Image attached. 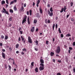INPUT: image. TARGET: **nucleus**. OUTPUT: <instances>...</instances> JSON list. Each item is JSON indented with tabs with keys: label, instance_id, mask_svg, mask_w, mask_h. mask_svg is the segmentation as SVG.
Segmentation results:
<instances>
[{
	"label": "nucleus",
	"instance_id": "nucleus-26",
	"mask_svg": "<svg viewBox=\"0 0 75 75\" xmlns=\"http://www.w3.org/2000/svg\"><path fill=\"white\" fill-rule=\"evenodd\" d=\"M27 16L25 15L24 16V18L23 19L24 20H26V19H27Z\"/></svg>",
	"mask_w": 75,
	"mask_h": 75
},
{
	"label": "nucleus",
	"instance_id": "nucleus-50",
	"mask_svg": "<svg viewBox=\"0 0 75 75\" xmlns=\"http://www.w3.org/2000/svg\"><path fill=\"white\" fill-rule=\"evenodd\" d=\"M73 46H75V42H74L72 44Z\"/></svg>",
	"mask_w": 75,
	"mask_h": 75
},
{
	"label": "nucleus",
	"instance_id": "nucleus-12",
	"mask_svg": "<svg viewBox=\"0 0 75 75\" xmlns=\"http://www.w3.org/2000/svg\"><path fill=\"white\" fill-rule=\"evenodd\" d=\"M49 15L50 17H52V16H53V12H50V13L49 14Z\"/></svg>",
	"mask_w": 75,
	"mask_h": 75
},
{
	"label": "nucleus",
	"instance_id": "nucleus-17",
	"mask_svg": "<svg viewBox=\"0 0 75 75\" xmlns=\"http://www.w3.org/2000/svg\"><path fill=\"white\" fill-rule=\"evenodd\" d=\"M29 13H30V15L31 16L32 15V10H29Z\"/></svg>",
	"mask_w": 75,
	"mask_h": 75
},
{
	"label": "nucleus",
	"instance_id": "nucleus-32",
	"mask_svg": "<svg viewBox=\"0 0 75 75\" xmlns=\"http://www.w3.org/2000/svg\"><path fill=\"white\" fill-rule=\"evenodd\" d=\"M19 11L20 12V13H21L23 11V9H22V7H21V9H19Z\"/></svg>",
	"mask_w": 75,
	"mask_h": 75
},
{
	"label": "nucleus",
	"instance_id": "nucleus-31",
	"mask_svg": "<svg viewBox=\"0 0 75 75\" xmlns=\"http://www.w3.org/2000/svg\"><path fill=\"white\" fill-rule=\"evenodd\" d=\"M34 62H32L31 65H32V67H34Z\"/></svg>",
	"mask_w": 75,
	"mask_h": 75
},
{
	"label": "nucleus",
	"instance_id": "nucleus-49",
	"mask_svg": "<svg viewBox=\"0 0 75 75\" xmlns=\"http://www.w3.org/2000/svg\"><path fill=\"white\" fill-rule=\"evenodd\" d=\"M17 0H13V2L14 3H16V2H17Z\"/></svg>",
	"mask_w": 75,
	"mask_h": 75
},
{
	"label": "nucleus",
	"instance_id": "nucleus-59",
	"mask_svg": "<svg viewBox=\"0 0 75 75\" xmlns=\"http://www.w3.org/2000/svg\"><path fill=\"white\" fill-rule=\"evenodd\" d=\"M24 6H22V11H24Z\"/></svg>",
	"mask_w": 75,
	"mask_h": 75
},
{
	"label": "nucleus",
	"instance_id": "nucleus-30",
	"mask_svg": "<svg viewBox=\"0 0 75 75\" xmlns=\"http://www.w3.org/2000/svg\"><path fill=\"white\" fill-rule=\"evenodd\" d=\"M71 36V34H70L69 33H68V34H67L66 35V36L67 37H70Z\"/></svg>",
	"mask_w": 75,
	"mask_h": 75
},
{
	"label": "nucleus",
	"instance_id": "nucleus-33",
	"mask_svg": "<svg viewBox=\"0 0 75 75\" xmlns=\"http://www.w3.org/2000/svg\"><path fill=\"white\" fill-rule=\"evenodd\" d=\"M50 11L51 12H53V10H52V8L51 7L50 8Z\"/></svg>",
	"mask_w": 75,
	"mask_h": 75
},
{
	"label": "nucleus",
	"instance_id": "nucleus-8",
	"mask_svg": "<svg viewBox=\"0 0 75 75\" xmlns=\"http://www.w3.org/2000/svg\"><path fill=\"white\" fill-rule=\"evenodd\" d=\"M40 62L41 64H44V59H41L40 60Z\"/></svg>",
	"mask_w": 75,
	"mask_h": 75
},
{
	"label": "nucleus",
	"instance_id": "nucleus-15",
	"mask_svg": "<svg viewBox=\"0 0 75 75\" xmlns=\"http://www.w3.org/2000/svg\"><path fill=\"white\" fill-rule=\"evenodd\" d=\"M19 47V44H17L16 45V48H18Z\"/></svg>",
	"mask_w": 75,
	"mask_h": 75
},
{
	"label": "nucleus",
	"instance_id": "nucleus-13",
	"mask_svg": "<svg viewBox=\"0 0 75 75\" xmlns=\"http://www.w3.org/2000/svg\"><path fill=\"white\" fill-rule=\"evenodd\" d=\"M38 68L36 67L35 69V71L36 72H38Z\"/></svg>",
	"mask_w": 75,
	"mask_h": 75
},
{
	"label": "nucleus",
	"instance_id": "nucleus-61",
	"mask_svg": "<svg viewBox=\"0 0 75 75\" xmlns=\"http://www.w3.org/2000/svg\"><path fill=\"white\" fill-rule=\"evenodd\" d=\"M47 7H50V4H48L47 5Z\"/></svg>",
	"mask_w": 75,
	"mask_h": 75
},
{
	"label": "nucleus",
	"instance_id": "nucleus-1",
	"mask_svg": "<svg viewBox=\"0 0 75 75\" xmlns=\"http://www.w3.org/2000/svg\"><path fill=\"white\" fill-rule=\"evenodd\" d=\"M40 66L39 68L40 71H41L44 70V64L42 63H40Z\"/></svg>",
	"mask_w": 75,
	"mask_h": 75
},
{
	"label": "nucleus",
	"instance_id": "nucleus-35",
	"mask_svg": "<svg viewBox=\"0 0 75 75\" xmlns=\"http://www.w3.org/2000/svg\"><path fill=\"white\" fill-rule=\"evenodd\" d=\"M8 27H11V25H12L10 23H8Z\"/></svg>",
	"mask_w": 75,
	"mask_h": 75
},
{
	"label": "nucleus",
	"instance_id": "nucleus-25",
	"mask_svg": "<svg viewBox=\"0 0 75 75\" xmlns=\"http://www.w3.org/2000/svg\"><path fill=\"white\" fill-rule=\"evenodd\" d=\"M54 28H55V23L53 24L52 28H53V31H54Z\"/></svg>",
	"mask_w": 75,
	"mask_h": 75
},
{
	"label": "nucleus",
	"instance_id": "nucleus-22",
	"mask_svg": "<svg viewBox=\"0 0 75 75\" xmlns=\"http://www.w3.org/2000/svg\"><path fill=\"white\" fill-rule=\"evenodd\" d=\"M64 11V8H62L61 9V10L60 11V13H62Z\"/></svg>",
	"mask_w": 75,
	"mask_h": 75
},
{
	"label": "nucleus",
	"instance_id": "nucleus-20",
	"mask_svg": "<svg viewBox=\"0 0 75 75\" xmlns=\"http://www.w3.org/2000/svg\"><path fill=\"white\" fill-rule=\"evenodd\" d=\"M8 37L7 35H5V40H7L8 39Z\"/></svg>",
	"mask_w": 75,
	"mask_h": 75
},
{
	"label": "nucleus",
	"instance_id": "nucleus-27",
	"mask_svg": "<svg viewBox=\"0 0 75 75\" xmlns=\"http://www.w3.org/2000/svg\"><path fill=\"white\" fill-rule=\"evenodd\" d=\"M21 38L22 40V41H24V38H23L22 36H21Z\"/></svg>",
	"mask_w": 75,
	"mask_h": 75
},
{
	"label": "nucleus",
	"instance_id": "nucleus-63",
	"mask_svg": "<svg viewBox=\"0 0 75 75\" xmlns=\"http://www.w3.org/2000/svg\"><path fill=\"white\" fill-rule=\"evenodd\" d=\"M33 6H35V2H33Z\"/></svg>",
	"mask_w": 75,
	"mask_h": 75
},
{
	"label": "nucleus",
	"instance_id": "nucleus-55",
	"mask_svg": "<svg viewBox=\"0 0 75 75\" xmlns=\"http://www.w3.org/2000/svg\"><path fill=\"white\" fill-rule=\"evenodd\" d=\"M58 62H59V63H61V60H58Z\"/></svg>",
	"mask_w": 75,
	"mask_h": 75
},
{
	"label": "nucleus",
	"instance_id": "nucleus-41",
	"mask_svg": "<svg viewBox=\"0 0 75 75\" xmlns=\"http://www.w3.org/2000/svg\"><path fill=\"white\" fill-rule=\"evenodd\" d=\"M55 27L56 29H57V28H58V25L57 24L55 25Z\"/></svg>",
	"mask_w": 75,
	"mask_h": 75
},
{
	"label": "nucleus",
	"instance_id": "nucleus-52",
	"mask_svg": "<svg viewBox=\"0 0 75 75\" xmlns=\"http://www.w3.org/2000/svg\"><path fill=\"white\" fill-rule=\"evenodd\" d=\"M71 21H75V19L73 18H72L71 20Z\"/></svg>",
	"mask_w": 75,
	"mask_h": 75
},
{
	"label": "nucleus",
	"instance_id": "nucleus-60",
	"mask_svg": "<svg viewBox=\"0 0 75 75\" xmlns=\"http://www.w3.org/2000/svg\"><path fill=\"white\" fill-rule=\"evenodd\" d=\"M71 7H72L73 6V2H71Z\"/></svg>",
	"mask_w": 75,
	"mask_h": 75
},
{
	"label": "nucleus",
	"instance_id": "nucleus-48",
	"mask_svg": "<svg viewBox=\"0 0 75 75\" xmlns=\"http://www.w3.org/2000/svg\"><path fill=\"white\" fill-rule=\"evenodd\" d=\"M26 14L28 16V15H29V11H27L26 12Z\"/></svg>",
	"mask_w": 75,
	"mask_h": 75
},
{
	"label": "nucleus",
	"instance_id": "nucleus-58",
	"mask_svg": "<svg viewBox=\"0 0 75 75\" xmlns=\"http://www.w3.org/2000/svg\"><path fill=\"white\" fill-rule=\"evenodd\" d=\"M20 33L21 34H23V31H20Z\"/></svg>",
	"mask_w": 75,
	"mask_h": 75
},
{
	"label": "nucleus",
	"instance_id": "nucleus-57",
	"mask_svg": "<svg viewBox=\"0 0 75 75\" xmlns=\"http://www.w3.org/2000/svg\"><path fill=\"white\" fill-rule=\"evenodd\" d=\"M47 23H50V21L49 19H48V20L47 21Z\"/></svg>",
	"mask_w": 75,
	"mask_h": 75
},
{
	"label": "nucleus",
	"instance_id": "nucleus-21",
	"mask_svg": "<svg viewBox=\"0 0 75 75\" xmlns=\"http://www.w3.org/2000/svg\"><path fill=\"white\" fill-rule=\"evenodd\" d=\"M35 43L36 44V45H38V40L35 41Z\"/></svg>",
	"mask_w": 75,
	"mask_h": 75
},
{
	"label": "nucleus",
	"instance_id": "nucleus-47",
	"mask_svg": "<svg viewBox=\"0 0 75 75\" xmlns=\"http://www.w3.org/2000/svg\"><path fill=\"white\" fill-rule=\"evenodd\" d=\"M9 50H10V51H12V48H11V47H9Z\"/></svg>",
	"mask_w": 75,
	"mask_h": 75
},
{
	"label": "nucleus",
	"instance_id": "nucleus-40",
	"mask_svg": "<svg viewBox=\"0 0 75 75\" xmlns=\"http://www.w3.org/2000/svg\"><path fill=\"white\" fill-rule=\"evenodd\" d=\"M22 30V28L21 27H19V28L18 29V31H20V30Z\"/></svg>",
	"mask_w": 75,
	"mask_h": 75
},
{
	"label": "nucleus",
	"instance_id": "nucleus-23",
	"mask_svg": "<svg viewBox=\"0 0 75 75\" xmlns=\"http://www.w3.org/2000/svg\"><path fill=\"white\" fill-rule=\"evenodd\" d=\"M34 48L35 50V51H38V49L37 48V46L34 47Z\"/></svg>",
	"mask_w": 75,
	"mask_h": 75
},
{
	"label": "nucleus",
	"instance_id": "nucleus-36",
	"mask_svg": "<svg viewBox=\"0 0 75 75\" xmlns=\"http://www.w3.org/2000/svg\"><path fill=\"white\" fill-rule=\"evenodd\" d=\"M59 32L60 34H61V29H60V28H59Z\"/></svg>",
	"mask_w": 75,
	"mask_h": 75
},
{
	"label": "nucleus",
	"instance_id": "nucleus-3",
	"mask_svg": "<svg viewBox=\"0 0 75 75\" xmlns=\"http://www.w3.org/2000/svg\"><path fill=\"white\" fill-rule=\"evenodd\" d=\"M60 51H61V49H60V47L59 46H58L57 47V49L56 52L57 54H59Z\"/></svg>",
	"mask_w": 75,
	"mask_h": 75
},
{
	"label": "nucleus",
	"instance_id": "nucleus-62",
	"mask_svg": "<svg viewBox=\"0 0 75 75\" xmlns=\"http://www.w3.org/2000/svg\"><path fill=\"white\" fill-rule=\"evenodd\" d=\"M57 75H61L60 73H57Z\"/></svg>",
	"mask_w": 75,
	"mask_h": 75
},
{
	"label": "nucleus",
	"instance_id": "nucleus-10",
	"mask_svg": "<svg viewBox=\"0 0 75 75\" xmlns=\"http://www.w3.org/2000/svg\"><path fill=\"white\" fill-rule=\"evenodd\" d=\"M27 22L28 24H30V20H29V17H28V19H27Z\"/></svg>",
	"mask_w": 75,
	"mask_h": 75
},
{
	"label": "nucleus",
	"instance_id": "nucleus-4",
	"mask_svg": "<svg viewBox=\"0 0 75 75\" xmlns=\"http://www.w3.org/2000/svg\"><path fill=\"white\" fill-rule=\"evenodd\" d=\"M28 41L30 43V44H31L33 43V41H32V39L31 37L30 36L28 37Z\"/></svg>",
	"mask_w": 75,
	"mask_h": 75
},
{
	"label": "nucleus",
	"instance_id": "nucleus-44",
	"mask_svg": "<svg viewBox=\"0 0 75 75\" xmlns=\"http://www.w3.org/2000/svg\"><path fill=\"white\" fill-rule=\"evenodd\" d=\"M18 41H21V38L20 37H19L18 38Z\"/></svg>",
	"mask_w": 75,
	"mask_h": 75
},
{
	"label": "nucleus",
	"instance_id": "nucleus-37",
	"mask_svg": "<svg viewBox=\"0 0 75 75\" xmlns=\"http://www.w3.org/2000/svg\"><path fill=\"white\" fill-rule=\"evenodd\" d=\"M14 3V2L13 1H12L10 3V5H11V4H12Z\"/></svg>",
	"mask_w": 75,
	"mask_h": 75
},
{
	"label": "nucleus",
	"instance_id": "nucleus-53",
	"mask_svg": "<svg viewBox=\"0 0 75 75\" xmlns=\"http://www.w3.org/2000/svg\"><path fill=\"white\" fill-rule=\"evenodd\" d=\"M68 58H66V59H65V61H66V62H68Z\"/></svg>",
	"mask_w": 75,
	"mask_h": 75
},
{
	"label": "nucleus",
	"instance_id": "nucleus-6",
	"mask_svg": "<svg viewBox=\"0 0 75 75\" xmlns=\"http://www.w3.org/2000/svg\"><path fill=\"white\" fill-rule=\"evenodd\" d=\"M2 57L4 59H5L6 57V54L3 53V52H2Z\"/></svg>",
	"mask_w": 75,
	"mask_h": 75
},
{
	"label": "nucleus",
	"instance_id": "nucleus-11",
	"mask_svg": "<svg viewBox=\"0 0 75 75\" xmlns=\"http://www.w3.org/2000/svg\"><path fill=\"white\" fill-rule=\"evenodd\" d=\"M26 21V20L24 19H23V20L22 21V24H23L24 23H25V22Z\"/></svg>",
	"mask_w": 75,
	"mask_h": 75
},
{
	"label": "nucleus",
	"instance_id": "nucleus-34",
	"mask_svg": "<svg viewBox=\"0 0 75 75\" xmlns=\"http://www.w3.org/2000/svg\"><path fill=\"white\" fill-rule=\"evenodd\" d=\"M46 43L47 45H48L49 44V41H48V40H47L46 42Z\"/></svg>",
	"mask_w": 75,
	"mask_h": 75
},
{
	"label": "nucleus",
	"instance_id": "nucleus-9",
	"mask_svg": "<svg viewBox=\"0 0 75 75\" xmlns=\"http://www.w3.org/2000/svg\"><path fill=\"white\" fill-rule=\"evenodd\" d=\"M67 7L66 6H64V8H63L64 11V12H66V10H67Z\"/></svg>",
	"mask_w": 75,
	"mask_h": 75
},
{
	"label": "nucleus",
	"instance_id": "nucleus-45",
	"mask_svg": "<svg viewBox=\"0 0 75 75\" xmlns=\"http://www.w3.org/2000/svg\"><path fill=\"white\" fill-rule=\"evenodd\" d=\"M47 21H48V20H47V19H46L45 20V23H47Z\"/></svg>",
	"mask_w": 75,
	"mask_h": 75
},
{
	"label": "nucleus",
	"instance_id": "nucleus-7",
	"mask_svg": "<svg viewBox=\"0 0 75 75\" xmlns=\"http://www.w3.org/2000/svg\"><path fill=\"white\" fill-rule=\"evenodd\" d=\"M39 11H40V13L41 14H42V8H41V6L40 7Z\"/></svg>",
	"mask_w": 75,
	"mask_h": 75
},
{
	"label": "nucleus",
	"instance_id": "nucleus-14",
	"mask_svg": "<svg viewBox=\"0 0 75 75\" xmlns=\"http://www.w3.org/2000/svg\"><path fill=\"white\" fill-rule=\"evenodd\" d=\"M54 55V52H50V56H51V57H52V56H53Z\"/></svg>",
	"mask_w": 75,
	"mask_h": 75
},
{
	"label": "nucleus",
	"instance_id": "nucleus-42",
	"mask_svg": "<svg viewBox=\"0 0 75 75\" xmlns=\"http://www.w3.org/2000/svg\"><path fill=\"white\" fill-rule=\"evenodd\" d=\"M40 0H38L37 2V4H40Z\"/></svg>",
	"mask_w": 75,
	"mask_h": 75
},
{
	"label": "nucleus",
	"instance_id": "nucleus-2",
	"mask_svg": "<svg viewBox=\"0 0 75 75\" xmlns=\"http://www.w3.org/2000/svg\"><path fill=\"white\" fill-rule=\"evenodd\" d=\"M3 10L1 11V12H3L4 13H5L7 15H9V13H8V12L7 11H6V9L4 8H3Z\"/></svg>",
	"mask_w": 75,
	"mask_h": 75
},
{
	"label": "nucleus",
	"instance_id": "nucleus-54",
	"mask_svg": "<svg viewBox=\"0 0 75 75\" xmlns=\"http://www.w3.org/2000/svg\"><path fill=\"white\" fill-rule=\"evenodd\" d=\"M72 49H73L72 48V47H69V50H72Z\"/></svg>",
	"mask_w": 75,
	"mask_h": 75
},
{
	"label": "nucleus",
	"instance_id": "nucleus-5",
	"mask_svg": "<svg viewBox=\"0 0 75 75\" xmlns=\"http://www.w3.org/2000/svg\"><path fill=\"white\" fill-rule=\"evenodd\" d=\"M35 30V28L34 27H32L31 29V31L32 33H33L34 31V30Z\"/></svg>",
	"mask_w": 75,
	"mask_h": 75
},
{
	"label": "nucleus",
	"instance_id": "nucleus-51",
	"mask_svg": "<svg viewBox=\"0 0 75 75\" xmlns=\"http://www.w3.org/2000/svg\"><path fill=\"white\" fill-rule=\"evenodd\" d=\"M21 54L22 55H24V52H23V51L22 52H21Z\"/></svg>",
	"mask_w": 75,
	"mask_h": 75
},
{
	"label": "nucleus",
	"instance_id": "nucleus-43",
	"mask_svg": "<svg viewBox=\"0 0 75 75\" xmlns=\"http://www.w3.org/2000/svg\"><path fill=\"white\" fill-rule=\"evenodd\" d=\"M50 11L49 9L48 10V11H47L48 14H49L50 13Z\"/></svg>",
	"mask_w": 75,
	"mask_h": 75
},
{
	"label": "nucleus",
	"instance_id": "nucleus-56",
	"mask_svg": "<svg viewBox=\"0 0 75 75\" xmlns=\"http://www.w3.org/2000/svg\"><path fill=\"white\" fill-rule=\"evenodd\" d=\"M6 2L7 4H9L8 2V0H6Z\"/></svg>",
	"mask_w": 75,
	"mask_h": 75
},
{
	"label": "nucleus",
	"instance_id": "nucleus-18",
	"mask_svg": "<svg viewBox=\"0 0 75 75\" xmlns=\"http://www.w3.org/2000/svg\"><path fill=\"white\" fill-rule=\"evenodd\" d=\"M13 9L14 11H16L17 10V7H16V6H14Z\"/></svg>",
	"mask_w": 75,
	"mask_h": 75
},
{
	"label": "nucleus",
	"instance_id": "nucleus-16",
	"mask_svg": "<svg viewBox=\"0 0 75 75\" xmlns=\"http://www.w3.org/2000/svg\"><path fill=\"white\" fill-rule=\"evenodd\" d=\"M37 23V21L36 19H34V20L33 23L34 24H36Z\"/></svg>",
	"mask_w": 75,
	"mask_h": 75
},
{
	"label": "nucleus",
	"instance_id": "nucleus-19",
	"mask_svg": "<svg viewBox=\"0 0 75 75\" xmlns=\"http://www.w3.org/2000/svg\"><path fill=\"white\" fill-rule=\"evenodd\" d=\"M4 4H5V1H2L1 2V4H2V5H3Z\"/></svg>",
	"mask_w": 75,
	"mask_h": 75
},
{
	"label": "nucleus",
	"instance_id": "nucleus-64",
	"mask_svg": "<svg viewBox=\"0 0 75 75\" xmlns=\"http://www.w3.org/2000/svg\"><path fill=\"white\" fill-rule=\"evenodd\" d=\"M64 48H67V46H66V45H65L64 46Z\"/></svg>",
	"mask_w": 75,
	"mask_h": 75
},
{
	"label": "nucleus",
	"instance_id": "nucleus-24",
	"mask_svg": "<svg viewBox=\"0 0 75 75\" xmlns=\"http://www.w3.org/2000/svg\"><path fill=\"white\" fill-rule=\"evenodd\" d=\"M10 13H13V10H12L11 9H10L9 10Z\"/></svg>",
	"mask_w": 75,
	"mask_h": 75
},
{
	"label": "nucleus",
	"instance_id": "nucleus-46",
	"mask_svg": "<svg viewBox=\"0 0 75 75\" xmlns=\"http://www.w3.org/2000/svg\"><path fill=\"white\" fill-rule=\"evenodd\" d=\"M61 37L62 38H63V37H64V35H63V34H61Z\"/></svg>",
	"mask_w": 75,
	"mask_h": 75
},
{
	"label": "nucleus",
	"instance_id": "nucleus-28",
	"mask_svg": "<svg viewBox=\"0 0 75 75\" xmlns=\"http://www.w3.org/2000/svg\"><path fill=\"white\" fill-rule=\"evenodd\" d=\"M22 51H25V52H27V49H26L24 48L23 49Z\"/></svg>",
	"mask_w": 75,
	"mask_h": 75
},
{
	"label": "nucleus",
	"instance_id": "nucleus-38",
	"mask_svg": "<svg viewBox=\"0 0 75 75\" xmlns=\"http://www.w3.org/2000/svg\"><path fill=\"white\" fill-rule=\"evenodd\" d=\"M8 67L9 68V70L10 71H11V67L10 65H8Z\"/></svg>",
	"mask_w": 75,
	"mask_h": 75
},
{
	"label": "nucleus",
	"instance_id": "nucleus-29",
	"mask_svg": "<svg viewBox=\"0 0 75 75\" xmlns=\"http://www.w3.org/2000/svg\"><path fill=\"white\" fill-rule=\"evenodd\" d=\"M1 39H4V36L3 35H2L1 36Z\"/></svg>",
	"mask_w": 75,
	"mask_h": 75
},
{
	"label": "nucleus",
	"instance_id": "nucleus-39",
	"mask_svg": "<svg viewBox=\"0 0 75 75\" xmlns=\"http://www.w3.org/2000/svg\"><path fill=\"white\" fill-rule=\"evenodd\" d=\"M26 41V39H25V40H24L23 41H22L23 42L24 44H25V41Z\"/></svg>",
	"mask_w": 75,
	"mask_h": 75
}]
</instances>
